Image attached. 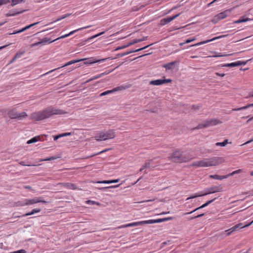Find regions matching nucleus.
<instances>
[{"instance_id": "f257e3e1", "label": "nucleus", "mask_w": 253, "mask_h": 253, "mask_svg": "<svg viewBox=\"0 0 253 253\" xmlns=\"http://www.w3.org/2000/svg\"><path fill=\"white\" fill-rule=\"evenodd\" d=\"M66 112L55 107L50 106L42 111L36 112L31 114V118L35 121H39L49 118L54 115H62Z\"/></svg>"}, {"instance_id": "f03ea898", "label": "nucleus", "mask_w": 253, "mask_h": 253, "mask_svg": "<svg viewBox=\"0 0 253 253\" xmlns=\"http://www.w3.org/2000/svg\"><path fill=\"white\" fill-rule=\"evenodd\" d=\"M169 160L175 163H185L193 159V157L190 154H183V152L176 149L170 154Z\"/></svg>"}, {"instance_id": "7ed1b4c3", "label": "nucleus", "mask_w": 253, "mask_h": 253, "mask_svg": "<svg viewBox=\"0 0 253 253\" xmlns=\"http://www.w3.org/2000/svg\"><path fill=\"white\" fill-rule=\"evenodd\" d=\"M221 158H212L211 159H204L201 161L193 163L191 166L196 167H209L218 165L222 163Z\"/></svg>"}, {"instance_id": "20e7f679", "label": "nucleus", "mask_w": 253, "mask_h": 253, "mask_svg": "<svg viewBox=\"0 0 253 253\" xmlns=\"http://www.w3.org/2000/svg\"><path fill=\"white\" fill-rule=\"evenodd\" d=\"M222 187L220 186H213L209 187L206 189V192L205 193L198 194H196L193 196H190L187 198L186 200H188L191 199H194L198 197L206 196L208 194L214 193L216 192H220L222 191Z\"/></svg>"}, {"instance_id": "39448f33", "label": "nucleus", "mask_w": 253, "mask_h": 253, "mask_svg": "<svg viewBox=\"0 0 253 253\" xmlns=\"http://www.w3.org/2000/svg\"><path fill=\"white\" fill-rule=\"evenodd\" d=\"M7 114L10 119H16L19 120H22L27 116V113L25 112L18 113L14 110H11L8 111Z\"/></svg>"}, {"instance_id": "423d86ee", "label": "nucleus", "mask_w": 253, "mask_h": 253, "mask_svg": "<svg viewBox=\"0 0 253 253\" xmlns=\"http://www.w3.org/2000/svg\"><path fill=\"white\" fill-rule=\"evenodd\" d=\"M232 9H227L223 12L216 15L212 20V22L214 23H217L219 20H221L226 18L231 12Z\"/></svg>"}, {"instance_id": "0eeeda50", "label": "nucleus", "mask_w": 253, "mask_h": 253, "mask_svg": "<svg viewBox=\"0 0 253 253\" xmlns=\"http://www.w3.org/2000/svg\"><path fill=\"white\" fill-rule=\"evenodd\" d=\"M105 59H102L100 60H96L92 58H80V67L83 66V65H90L93 63L101 62L102 61H105Z\"/></svg>"}, {"instance_id": "6e6552de", "label": "nucleus", "mask_w": 253, "mask_h": 253, "mask_svg": "<svg viewBox=\"0 0 253 253\" xmlns=\"http://www.w3.org/2000/svg\"><path fill=\"white\" fill-rule=\"evenodd\" d=\"M42 199L43 198L41 197H36L32 199H25V201L26 202V204L28 205H33L38 203H42L43 204H46L47 203Z\"/></svg>"}, {"instance_id": "1a4fd4ad", "label": "nucleus", "mask_w": 253, "mask_h": 253, "mask_svg": "<svg viewBox=\"0 0 253 253\" xmlns=\"http://www.w3.org/2000/svg\"><path fill=\"white\" fill-rule=\"evenodd\" d=\"M172 80L171 79H159L153 80L150 82V84L153 85H159L166 83H171Z\"/></svg>"}, {"instance_id": "9d476101", "label": "nucleus", "mask_w": 253, "mask_h": 253, "mask_svg": "<svg viewBox=\"0 0 253 253\" xmlns=\"http://www.w3.org/2000/svg\"><path fill=\"white\" fill-rule=\"evenodd\" d=\"M55 40H51L50 38H43L40 42L33 43L31 45V47H34L36 46H38L40 44L44 45L47 43H51L54 42Z\"/></svg>"}, {"instance_id": "9b49d317", "label": "nucleus", "mask_w": 253, "mask_h": 253, "mask_svg": "<svg viewBox=\"0 0 253 253\" xmlns=\"http://www.w3.org/2000/svg\"><path fill=\"white\" fill-rule=\"evenodd\" d=\"M151 44H150V45H148L147 46H145L143 47H142V48H139V49H136V50H130V51H127V52H124V53H119L117 54V56L119 57H123L125 55H128L129 54H130V53H133V52H138V51H139L140 50H142L143 49H146V48H147L148 47H149L150 45H151Z\"/></svg>"}, {"instance_id": "f8f14e48", "label": "nucleus", "mask_w": 253, "mask_h": 253, "mask_svg": "<svg viewBox=\"0 0 253 253\" xmlns=\"http://www.w3.org/2000/svg\"><path fill=\"white\" fill-rule=\"evenodd\" d=\"M226 36H227V35H222V36H219V37H214V38H213L212 39L208 40H206V41H203V42H198L197 43L193 44V45H191V46H198V45H202V44H203L209 42H210L214 41V40H215L216 39H220V38H221L226 37Z\"/></svg>"}, {"instance_id": "ddd939ff", "label": "nucleus", "mask_w": 253, "mask_h": 253, "mask_svg": "<svg viewBox=\"0 0 253 253\" xmlns=\"http://www.w3.org/2000/svg\"><path fill=\"white\" fill-rule=\"evenodd\" d=\"M216 199V198H214V199H213L212 200L208 201L206 203H205V204L202 205L201 206L196 208L194 211H192L191 212H189L185 213H184V214H191V213L195 212V211H198V210H199L200 209H203L204 208H205L206 207L208 206L210 204H211L212 202H213L214 200H215Z\"/></svg>"}, {"instance_id": "4468645a", "label": "nucleus", "mask_w": 253, "mask_h": 253, "mask_svg": "<svg viewBox=\"0 0 253 253\" xmlns=\"http://www.w3.org/2000/svg\"><path fill=\"white\" fill-rule=\"evenodd\" d=\"M206 125L207 127L210 126H215L218 124L221 123V122H220L219 120L215 119H211L209 120H205Z\"/></svg>"}, {"instance_id": "2eb2a0df", "label": "nucleus", "mask_w": 253, "mask_h": 253, "mask_svg": "<svg viewBox=\"0 0 253 253\" xmlns=\"http://www.w3.org/2000/svg\"><path fill=\"white\" fill-rule=\"evenodd\" d=\"M25 11H26V10L19 11L17 9H12V10H9V12L5 14V15L7 17L15 16L19 14L22 13L23 12H24Z\"/></svg>"}, {"instance_id": "dca6fc26", "label": "nucleus", "mask_w": 253, "mask_h": 253, "mask_svg": "<svg viewBox=\"0 0 253 253\" xmlns=\"http://www.w3.org/2000/svg\"><path fill=\"white\" fill-rule=\"evenodd\" d=\"M79 62V59H75V60H71L68 62H67V63H66L65 65H64L63 66H61V67H58L57 68H56V69H53L50 71H49L48 72L46 73V74H45V75L46 74H48L51 72H52L57 69H59L62 67H66V66H69V65H71L73 64H74L75 63H78Z\"/></svg>"}, {"instance_id": "f3484780", "label": "nucleus", "mask_w": 253, "mask_h": 253, "mask_svg": "<svg viewBox=\"0 0 253 253\" xmlns=\"http://www.w3.org/2000/svg\"><path fill=\"white\" fill-rule=\"evenodd\" d=\"M151 161L152 160L146 161L145 163L142 165V168L140 169L139 171H142L145 169H150L151 168H154L155 166L152 165Z\"/></svg>"}, {"instance_id": "a211bd4d", "label": "nucleus", "mask_w": 253, "mask_h": 253, "mask_svg": "<svg viewBox=\"0 0 253 253\" xmlns=\"http://www.w3.org/2000/svg\"><path fill=\"white\" fill-rule=\"evenodd\" d=\"M105 138L107 139L114 138L115 136L114 131L112 129L104 131Z\"/></svg>"}, {"instance_id": "6ab92c4d", "label": "nucleus", "mask_w": 253, "mask_h": 253, "mask_svg": "<svg viewBox=\"0 0 253 253\" xmlns=\"http://www.w3.org/2000/svg\"><path fill=\"white\" fill-rule=\"evenodd\" d=\"M94 138L95 139L98 141L106 140L105 138L104 131H101L96 134V135L94 136Z\"/></svg>"}, {"instance_id": "aec40b11", "label": "nucleus", "mask_w": 253, "mask_h": 253, "mask_svg": "<svg viewBox=\"0 0 253 253\" xmlns=\"http://www.w3.org/2000/svg\"><path fill=\"white\" fill-rule=\"evenodd\" d=\"M250 225H251V223H249L247 225H244L242 223H239L235 225V226H233L231 228H232V231H235L238 230L239 229H241V228H243L244 227H248Z\"/></svg>"}, {"instance_id": "412c9836", "label": "nucleus", "mask_w": 253, "mask_h": 253, "mask_svg": "<svg viewBox=\"0 0 253 253\" xmlns=\"http://www.w3.org/2000/svg\"><path fill=\"white\" fill-rule=\"evenodd\" d=\"M136 42L137 41H135V39H134L133 41H132L131 42H128L127 44H125V45H122L121 46H119L117 48H116L115 49V50L117 51V50H120V49H124V48H126L132 44H134L135 43H136Z\"/></svg>"}, {"instance_id": "4be33fe9", "label": "nucleus", "mask_w": 253, "mask_h": 253, "mask_svg": "<svg viewBox=\"0 0 253 253\" xmlns=\"http://www.w3.org/2000/svg\"><path fill=\"white\" fill-rule=\"evenodd\" d=\"M108 73H107V72H104V73H103L102 74H99V75H96V76H94V77H93L92 78L89 79V80H87L86 82L82 83V84H84L85 83H88L91 81H93L94 80H95V79H97L98 78H100L101 77H102V76H103L104 75H107L108 74Z\"/></svg>"}, {"instance_id": "5701e85b", "label": "nucleus", "mask_w": 253, "mask_h": 253, "mask_svg": "<svg viewBox=\"0 0 253 253\" xmlns=\"http://www.w3.org/2000/svg\"><path fill=\"white\" fill-rule=\"evenodd\" d=\"M104 33V32H101V33H99L98 34H96L95 35H94L93 36H91V37L88 38L87 40H85V41H83L82 42H80V46H82V45H83L85 44V42H87L90 41L91 39H94L95 38H96V37H98V36H99L100 35H102Z\"/></svg>"}, {"instance_id": "b1692460", "label": "nucleus", "mask_w": 253, "mask_h": 253, "mask_svg": "<svg viewBox=\"0 0 253 253\" xmlns=\"http://www.w3.org/2000/svg\"><path fill=\"white\" fill-rule=\"evenodd\" d=\"M229 176V175L220 176L217 174L214 175H210L209 177L212 179H217V180H222L224 178H226Z\"/></svg>"}, {"instance_id": "393cba45", "label": "nucleus", "mask_w": 253, "mask_h": 253, "mask_svg": "<svg viewBox=\"0 0 253 253\" xmlns=\"http://www.w3.org/2000/svg\"><path fill=\"white\" fill-rule=\"evenodd\" d=\"M250 20H253V19H251V18H246V17L243 16V17H240V19H238V20L234 21V23L238 24V23H242V22H245L249 21H250Z\"/></svg>"}, {"instance_id": "a878e982", "label": "nucleus", "mask_w": 253, "mask_h": 253, "mask_svg": "<svg viewBox=\"0 0 253 253\" xmlns=\"http://www.w3.org/2000/svg\"><path fill=\"white\" fill-rule=\"evenodd\" d=\"M253 103L249 104L247 105L246 106H243V107H242L240 108H233V109H232V111H237L243 110L247 109H248L251 107H253Z\"/></svg>"}, {"instance_id": "bb28decb", "label": "nucleus", "mask_w": 253, "mask_h": 253, "mask_svg": "<svg viewBox=\"0 0 253 253\" xmlns=\"http://www.w3.org/2000/svg\"><path fill=\"white\" fill-rule=\"evenodd\" d=\"M111 148L106 149H105V150H102V151H100V152H98V153H94V154H91V155H89V156H86V157H83V158H82L81 159H86V158H91V157H93V156H94L98 155H99V154H101V153H103L105 152H106V151H109V150H111Z\"/></svg>"}, {"instance_id": "cd10ccee", "label": "nucleus", "mask_w": 253, "mask_h": 253, "mask_svg": "<svg viewBox=\"0 0 253 253\" xmlns=\"http://www.w3.org/2000/svg\"><path fill=\"white\" fill-rule=\"evenodd\" d=\"M171 19L172 18H170V17H168L161 19L160 21V25L163 26L167 24L172 21Z\"/></svg>"}, {"instance_id": "c85d7f7f", "label": "nucleus", "mask_w": 253, "mask_h": 253, "mask_svg": "<svg viewBox=\"0 0 253 253\" xmlns=\"http://www.w3.org/2000/svg\"><path fill=\"white\" fill-rule=\"evenodd\" d=\"M172 219V217H166L164 218H160L158 219H153L154 223H160L162 222L167 221Z\"/></svg>"}, {"instance_id": "c756f323", "label": "nucleus", "mask_w": 253, "mask_h": 253, "mask_svg": "<svg viewBox=\"0 0 253 253\" xmlns=\"http://www.w3.org/2000/svg\"><path fill=\"white\" fill-rule=\"evenodd\" d=\"M40 211H41L40 209H33L31 212H29L26 214H23L22 216H27L33 215L36 213L40 212Z\"/></svg>"}, {"instance_id": "7c9ffc66", "label": "nucleus", "mask_w": 253, "mask_h": 253, "mask_svg": "<svg viewBox=\"0 0 253 253\" xmlns=\"http://www.w3.org/2000/svg\"><path fill=\"white\" fill-rule=\"evenodd\" d=\"M175 63V62H171L166 64L164 65V67H165L167 70H171L173 69L174 65Z\"/></svg>"}, {"instance_id": "2f4dec72", "label": "nucleus", "mask_w": 253, "mask_h": 253, "mask_svg": "<svg viewBox=\"0 0 253 253\" xmlns=\"http://www.w3.org/2000/svg\"><path fill=\"white\" fill-rule=\"evenodd\" d=\"M139 226V222H133V223H129L127 224L124 225L120 227L119 228H126V227H133V226Z\"/></svg>"}, {"instance_id": "473e14b6", "label": "nucleus", "mask_w": 253, "mask_h": 253, "mask_svg": "<svg viewBox=\"0 0 253 253\" xmlns=\"http://www.w3.org/2000/svg\"><path fill=\"white\" fill-rule=\"evenodd\" d=\"M40 136L34 137L32 138H31V139L27 141V143L31 144V143L36 142L40 140Z\"/></svg>"}, {"instance_id": "72a5a7b5", "label": "nucleus", "mask_w": 253, "mask_h": 253, "mask_svg": "<svg viewBox=\"0 0 253 253\" xmlns=\"http://www.w3.org/2000/svg\"><path fill=\"white\" fill-rule=\"evenodd\" d=\"M39 23V22H36V23H33L32 24L29 25L22 28L21 29H20L21 31V32H23L30 29V28L33 27L34 26L37 25Z\"/></svg>"}, {"instance_id": "f704fd0d", "label": "nucleus", "mask_w": 253, "mask_h": 253, "mask_svg": "<svg viewBox=\"0 0 253 253\" xmlns=\"http://www.w3.org/2000/svg\"><path fill=\"white\" fill-rule=\"evenodd\" d=\"M139 222V225H142L145 224H153L154 221L153 219H150L148 220H144V221H138Z\"/></svg>"}, {"instance_id": "c9c22d12", "label": "nucleus", "mask_w": 253, "mask_h": 253, "mask_svg": "<svg viewBox=\"0 0 253 253\" xmlns=\"http://www.w3.org/2000/svg\"><path fill=\"white\" fill-rule=\"evenodd\" d=\"M236 66H238L237 64V61L235 62H233L231 63H227L225 64H223L221 66V67H234Z\"/></svg>"}, {"instance_id": "e433bc0d", "label": "nucleus", "mask_w": 253, "mask_h": 253, "mask_svg": "<svg viewBox=\"0 0 253 253\" xmlns=\"http://www.w3.org/2000/svg\"><path fill=\"white\" fill-rule=\"evenodd\" d=\"M25 50H20L19 51H18L14 55L15 58L18 59L20 58L22 55H23L25 53Z\"/></svg>"}, {"instance_id": "4c0bfd02", "label": "nucleus", "mask_w": 253, "mask_h": 253, "mask_svg": "<svg viewBox=\"0 0 253 253\" xmlns=\"http://www.w3.org/2000/svg\"><path fill=\"white\" fill-rule=\"evenodd\" d=\"M205 127H207L205 121H204L202 123L199 124L197 126H196V127L194 128V129H201V128H205Z\"/></svg>"}, {"instance_id": "58836bf2", "label": "nucleus", "mask_w": 253, "mask_h": 253, "mask_svg": "<svg viewBox=\"0 0 253 253\" xmlns=\"http://www.w3.org/2000/svg\"><path fill=\"white\" fill-rule=\"evenodd\" d=\"M228 143H229L228 139H225L222 142H217V143H216L215 145L217 146H222V147H224L226 144H227Z\"/></svg>"}, {"instance_id": "ea45409f", "label": "nucleus", "mask_w": 253, "mask_h": 253, "mask_svg": "<svg viewBox=\"0 0 253 253\" xmlns=\"http://www.w3.org/2000/svg\"><path fill=\"white\" fill-rule=\"evenodd\" d=\"M233 54H234V53H230V54H222L221 53H218L217 54L212 56V57H224V56H232Z\"/></svg>"}, {"instance_id": "a19ab883", "label": "nucleus", "mask_w": 253, "mask_h": 253, "mask_svg": "<svg viewBox=\"0 0 253 253\" xmlns=\"http://www.w3.org/2000/svg\"><path fill=\"white\" fill-rule=\"evenodd\" d=\"M120 184H118V185H114V186H108V187H102L101 188H99L98 189L103 191L108 188H115L119 187L120 186Z\"/></svg>"}, {"instance_id": "79ce46f5", "label": "nucleus", "mask_w": 253, "mask_h": 253, "mask_svg": "<svg viewBox=\"0 0 253 253\" xmlns=\"http://www.w3.org/2000/svg\"><path fill=\"white\" fill-rule=\"evenodd\" d=\"M113 90L112 89V90H107V91H105L102 93H101L100 94V96H104V95H108L109 94H110V93H113Z\"/></svg>"}, {"instance_id": "37998d69", "label": "nucleus", "mask_w": 253, "mask_h": 253, "mask_svg": "<svg viewBox=\"0 0 253 253\" xmlns=\"http://www.w3.org/2000/svg\"><path fill=\"white\" fill-rule=\"evenodd\" d=\"M85 202L86 204H87L97 205H100V204L99 203H98L95 201H91V200H87V201H86Z\"/></svg>"}, {"instance_id": "c03bdc74", "label": "nucleus", "mask_w": 253, "mask_h": 253, "mask_svg": "<svg viewBox=\"0 0 253 253\" xmlns=\"http://www.w3.org/2000/svg\"><path fill=\"white\" fill-rule=\"evenodd\" d=\"M23 1V0H12V3L11 4V5L12 6H13L15 5H16L18 3H19Z\"/></svg>"}, {"instance_id": "a18cd8bd", "label": "nucleus", "mask_w": 253, "mask_h": 253, "mask_svg": "<svg viewBox=\"0 0 253 253\" xmlns=\"http://www.w3.org/2000/svg\"><path fill=\"white\" fill-rule=\"evenodd\" d=\"M124 89H125V87H124L123 86H118V87L114 88L113 89V92H115L116 91L122 90Z\"/></svg>"}, {"instance_id": "49530a36", "label": "nucleus", "mask_w": 253, "mask_h": 253, "mask_svg": "<svg viewBox=\"0 0 253 253\" xmlns=\"http://www.w3.org/2000/svg\"><path fill=\"white\" fill-rule=\"evenodd\" d=\"M79 30V29H77L76 30H74V31H73L72 32H71L70 33H69L68 34H66L64 36H62L61 37H60L59 38H64L65 37H67L68 36H69L70 35H72L73 33H74L75 32L78 31Z\"/></svg>"}, {"instance_id": "de8ad7c7", "label": "nucleus", "mask_w": 253, "mask_h": 253, "mask_svg": "<svg viewBox=\"0 0 253 253\" xmlns=\"http://www.w3.org/2000/svg\"><path fill=\"white\" fill-rule=\"evenodd\" d=\"M97 183L110 184L112 183L111 180H103L97 181Z\"/></svg>"}, {"instance_id": "09e8293b", "label": "nucleus", "mask_w": 253, "mask_h": 253, "mask_svg": "<svg viewBox=\"0 0 253 253\" xmlns=\"http://www.w3.org/2000/svg\"><path fill=\"white\" fill-rule=\"evenodd\" d=\"M251 59H250V60ZM248 61H237V64H238V66H241V65H245L247 64V62Z\"/></svg>"}, {"instance_id": "8fccbe9b", "label": "nucleus", "mask_w": 253, "mask_h": 253, "mask_svg": "<svg viewBox=\"0 0 253 253\" xmlns=\"http://www.w3.org/2000/svg\"><path fill=\"white\" fill-rule=\"evenodd\" d=\"M241 171H242V170L239 169L236 170L235 171H234L233 172H232V173L229 174L228 175H229V176H230V175H233L235 174L240 173Z\"/></svg>"}, {"instance_id": "3c124183", "label": "nucleus", "mask_w": 253, "mask_h": 253, "mask_svg": "<svg viewBox=\"0 0 253 253\" xmlns=\"http://www.w3.org/2000/svg\"><path fill=\"white\" fill-rule=\"evenodd\" d=\"M69 15V14H65L64 15H62V16H61L60 17L58 18V19H57L55 22L56 21H59V20H61L62 19H63L65 18H66L67 17H68V16Z\"/></svg>"}, {"instance_id": "603ef678", "label": "nucleus", "mask_w": 253, "mask_h": 253, "mask_svg": "<svg viewBox=\"0 0 253 253\" xmlns=\"http://www.w3.org/2000/svg\"><path fill=\"white\" fill-rule=\"evenodd\" d=\"M26 252L25 250H23V249H21V250H18V251H14V252H11V253H26Z\"/></svg>"}, {"instance_id": "864d4df0", "label": "nucleus", "mask_w": 253, "mask_h": 253, "mask_svg": "<svg viewBox=\"0 0 253 253\" xmlns=\"http://www.w3.org/2000/svg\"><path fill=\"white\" fill-rule=\"evenodd\" d=\"M204 215H205L204 213H201V214H198V215L195 216L194 217H191L189 219V220H192V219H195V218H199V217H202V216H204Z\"/></svg>"}, {"instance_id": "5fc2aeb1", "label": "nucleus", "mask_w": 253, "mask_h": 253, "mask_svg": "<svg viewBox=\"0 0 253 253\" xmlns=\"http://www.w3.org/2000/svg\"><path fill=\"white\" fill-rule=\"evenodd\" d=\"M9 2L10 1L9 0H0V6Z\"/></svg>"}, {"instance_id": "6e6d98bb", "label": "nucleus", "mask_w": 253, "mask_h": 253, "mask_svg": "<svg viewBox=\"0 0 253 253\" xmlns=\"http://www.w3.org/2000/svg\"><path fill=\"white\" fill-rule=\"evenodd\" d=\"M201 106L199 104L196 105H193L192 109L195 110H199L201 108Z\"/></svg>"}, {"instance_id": "4d7b16f0", "label": "nucleus", "mask_w": 253, "mask_h": 253, "mask_svg": "<svg viewBox=\"0 0 253 253\" xmlns=\"http://www.w3.org/2000/svg\"><path fill=\"white\" fill-rule=\"evenodd\" d=\"M19 164L24 166H35V165H29V164H25L24 162L21 161L19 163Z\"/></svg>"}, {"instance_id": "13d9d810", "label": "nucleus", "mask_w": 253, "mask_h": 253, "mask_svg": "<svg viewBox=\"0 0 253 253\" xmlns=\"http://www.w3.org/2000/svg\"><path fill=\"white\" fill-rule=\"evenodd\" d=\"M66 185L70 189H74V185L71 183H66Z\"/></svg>"}, {"instance_id": "bf43d9fd", "label": "nucleus", "mask_w": 253, "mask_h": 253, "mask_svg": "<svg viewBox=\"0 0 253 253\" xmlns=\"http://www.w3.org/2000/svg\"><path fill=\"white\" fill-rule=\"evenodd\" d=\"M234 231L232 230V228L225 231V232L227 233V235L228 236L230 235Z\"/></svg>"}, {"instance_id": "052dcab7", "label": "nucleus", "mask_w": 253, "mask_h": 253, "mask_svg": "<svg viewBox=\"0 0 253 253\" xmlns=\"http://www.w3.org/2000/svg\"><path fill=\"white\" fill-rule=\"evenodd\" d=\"M147 39V37H143L140 39H135V41H137L136 43L141 42L142 41H145Z\"/></svg>"}, {"instance_id": "680f3d73", "label": "nucleus", "mask_w": 253, "mask_h": 253, "mask_svg": "<svg viewBox=\"0 0 253 253\" xmlns=\"http://www.w3.org/2000/svg\"><path fill=\"white\" fill-rule=\"evenodd\" d=\"M195 40H196V38H194L193 39H187L185 42V43H190L191 42H193V41H195Z\"/></svg>"}, {"instance_id": "e2e57ef3", "label": "nucleus", "mask_w": 253, "mask_h": 253, "mask_svg": "<svg viewBox=\"0 0 253 253\" xmlns=\"http://www.w3.org/2000/svg\"><path fill=\"white\" fill-rule=\"evenodd\" d=\"M18 205L20 206H24L25 205H27L26 204V202L25 200L24 201H20L18 202Z\"/></svg>"}, {"instance_id": "0e129e2a", "label": "nucleus", "mask_w": 253, "mask_h": 253, "mask_svg": "<svg viewBox=\"0 0 253 253\" xmlns=\"http://www.w3.org/2000/svg\"><path fill=\"white\" fill-rule=\"evenodd\" d=\"M22 33L21 31V30H15V31H14V32L12 33H9L8 34L9 35H13V34H18V33Z\"/></svg>"}, {"instance_id": "69168bd1", "label": "nucleus", "mask_w": 253, "mask_h": 253, "mask_svg": "<svg viewBox=\"0 0 253 253\" xmlns=\"http://www.w3.org/2000/svg\"><path fill=\"white\" fill-rule=\"evenodd\" d=\"M181 14V13H178L172 17H170V18H172L171 19V20H173L174 19H175L176 18H177V17H178Z\"/></svg>"}, {"instance_id": "338daca9", "label": "nucleus", "mask_w": 253, "mask_h": 253, "mask_svg": "<svg viewBox=\"0 0 253 253\" xmlns=\"http://www.w3.org/2000/svg\"><path fill=\"white\" fill-rule=\"evenodd\" d=\"M61 136L62 135H61V134L57 135H55L54 136V140H55V141L57 140V139H58L60 137H62Z\"/></svg>"}, {"instance_id": "774afa93", "label": "nucleus", "mask_w": 253, "mask_h": 253, "mask_svg": "<svg viewBox=\"0 0 253 253\" xmlns=\"http://www.w3.org/2000/svg\"><path fill=\"white\" fill-rule=\"evenodd\" d=\"M251 97H253V90L249 93V95L246 97V98H249Z\"/></svg>"}]
</instances>
